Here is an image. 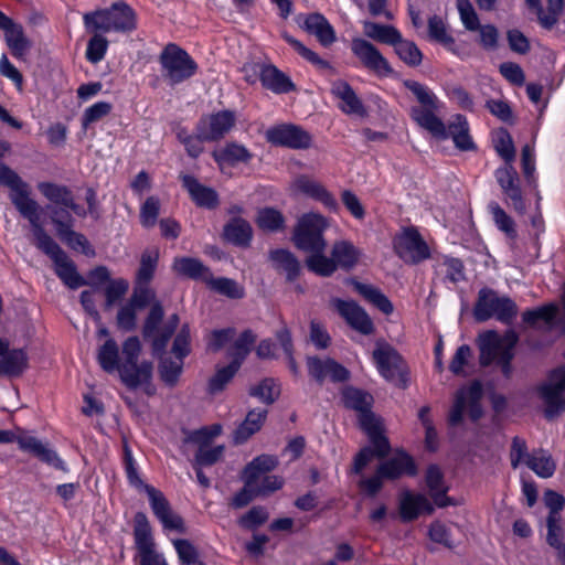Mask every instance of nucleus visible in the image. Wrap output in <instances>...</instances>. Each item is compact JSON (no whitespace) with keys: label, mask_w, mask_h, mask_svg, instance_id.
Returning <instances> with one entry per match:
<instances>
[{"label":"nucleus","mask_w":565,"mask_h":565,"mask_svg":"<svg viewBox=\"0 0 565 565\" xmlns=\"http://www.w3.org/2000/svg\"><path fill=\"white\" fill-rule=\"evenodd\" d=\"M347 408L359 413L361 429L367 435L372 446L363 447L354 457L351 472L362 475L363 469L374 457L384 459L391 452L388 438L384 435L383 423L372 411L373 396L354 386H345L341 392Z\"/></svg>","instance_id":"nucleus-1"},{"label":"nucleus","mask_w":565,"mask_h":565,"mask_svg":"<svg viewBox=\"0 0 565 565\" xmlns=\"http://www.w3.org/2000/svg\"><path fill=\"white\" fill-rule=\"evenodd\" d=\"M86 31L127 33L136 30L135 10L126 2H114L109 8L97 9L83 15Z\"/></svg>","instance_id":"nucleus-2"},{"label":"nucleus","mask_w":565,"mask_h":565,"mask_svg":"<svg viewBox=\"0 0 565 565\" xmlns=\"http://www.w3.org/2000/svg\"><path fill=\"white\" fill-rule=\"evenodd\" d=\"M404 86L416 97L420 106L412 107L411 117L422 128L429 131L435 138L445 140L448 138L446 126L434 111L438 109L436 95L423 84L406 79Z\"/></svg>","instance_id":"nucleus-3"},{"label":"nucleus","mask_w":565,"mask_h":565,"mask_svg":"<svg viewBox=\"0 0 565 565\" xmlns=\"http://www.w3.org/2000/svg\"><path fill=\"white\" fill-rule=\"evenodd\" d=\"M519 338L511 331L505 335V343L499 338L495 331H487L479 337V363L481 366H489L495 362L505 379H511L513 366L511 364L514 352L513 349Z\"/></svg>","instance_id":"nucleus-4"},{"label":"nucleus","mask_w":565,"mask_h":565,"mask_svg":"<svg viewBox=\"0 0 565 565\" xmlns=\"http://www.w3.org/2000/svg\"><path fill=\"white\" fill-rule=\"evenodd\" d=\"M141 353V343L138 337H129L122 343V356L119 369L121 382L130 390H136L142 383H149L152 379L153 364L150 361L138 363Z\"/></svg>","instance_id":"nucleus-5"},{"label":"nucleus","mask_w":565,"mask_h":565,"mask_svg":"<svg viewBox=\"0 0 565 565\" xmlns=\"http://www.w3.org/2000/svg\"><path fill=\"white\" fill-rule=\"evenodd\" d=\"M518 315L516 303L509 297H500L490 288H482L473 308V317L479 322L495 318L502 323L510 324Z\"/></svg>","instance_id":"nucleus-6"},{"label":"nucleus","mask_w":565,"mask_h":565,"mask_svg":"<svg viewBox=\"0 0 565 565\" xmlns=\"http://www.w3.org/2000/svg\"><path fill=\"white\" fill-rule=\"evenodd\" d=\"M324 216L317 213L303 214L297 222L292 232L294 245L306 253L324 252L327 242L323 232L328 227Z\"/></svg>","instance_id":"nucleus-7"},{"label":"nucleus","mask_w":565,"mask_h":565,"mask_svg":"<svg viewBox=\"0 0 565 565\" xmlns=\"http://www.w3.org/2000/svg\"><path fill=\"white\" fill-rule=\"evenodd\" d=\"M162 76L170 85L191 78L198 71L196 62L190 54L174 43H169L159 56Z\"/></svg>","instance_id":"nucleus-8"},{"label":"nucleus","mask_w":565,"mask_h":565,"mask_svg":"<svg viewBox=\"0 0 565 565\" xmlns=\"http://www.w3.org/2000/svg\"><path fill=\"white\" fill-rule=\"evenodd\" d=\"M483 396V388L480 381L475 380L467 387L457 391L454 405L449 412L448 423L450 426H458L463 420V412L468 407V415L472 422H478L483 416L480 404Z\"/></svg>","instance_id":"nucleus-9"},{"label":"nucleus","mask_w":565,"mask_h":565,"mask_svg":"<svg viewBox=\"0 0 565 565\" xmlns=\"http://www.w3.org/2000/svg\"><path fill=\"white\" fill-rule=\"evenodd\" d=\"M380 374L387 381L405 388L407 386V369L401 354L388 343L379 341L372 353Z\"/></svg>","instance_id":"nucleus-10"},{"label":"nucleus","mask_w":565,"mask_h":565,"mask_svg":"<svg viewBox=\"0 0 565 565\" xmlns=\"http://www.w3.org/2000/svg\"><path fill=\"white\" fill-rule=\"evenodd\" d=\"M565 366H559L548 373L547 382L537 386V393L545 404L544 416L553 420L565 413Z\"/></svg>","instance_id":"nucleus-11"},{"label":"nucleus","mask_w":565,"mask_h":565,"mask_svg":"<svg viewBox=\"0 0 565 565\" xmlns=\"http://www.w3.org/2000/svg\"><path fill=\"white\" fill-rule=\"evenodd\" d=\"M14 441L21 450L32 454L40 461L63 472L68 471L64 460L57 452L40 439L32 436H17L12 430L0 429V444H11Z\"/></svg>","instance_id":"nucleus-12"},{"label":"nucleus","mask_w":565,"mask_h":565,"mask_svg":"<svg viewBox=\"0 0 565 565\" xmlns=\"http://www.w3.org/2000/svg\"><path fill=\"white\" fill-rule=\"evenodd\" d=\"M266 138L271 145L290 149H309L312 145V136L300 126L292 124H282L268 129Z\"/></svg>","instance_id":"nucleus-13"},{"label":"nucleus","mask_w":565,"mask_h":565,"mask_svg":"<svg viewBox=\"0 0 565 565\" xmlns=\"http://www.w3.org/2000/svg\"><path fill=\"white\" fill-rule=\"evenodd\" d=\"M351 50L364 67L374 72L379 76H388L393 74V68L388 61L371 42L361 38H354L351 42Z\"/></svg>","instance_id":"nucleus-14"},{"label":"nucleus","mask_w":565,"mask_h":565,"mask_svg":"<svg viewBox=\"0 0 565 565\" xmlns=\"http://www.w3.org/2000/svg\"><path fill=\"white\" fill-rule=\"evenodd\" d=\"M145 490L149 497L152 512L162 523L163 527L179 533H185L186 529L183 519L172 511L163 493L152 486H145Z\"/></svg>","instance_id":"nucleus-15"},{"label":"nucleus","mask_w":565,"mask_h":565,"mask_svg":"<svg viewBox=\"0 0 565 565\" xmlns=\"http://www.w3.org/2000/svg\"><path fill=\"white\" fill-rule=\"evenodd\" d=\"M397 255L406 263L417 264L430 257L429 247L415 228H407L395 244Z\"/></svg>","instance_id":"nucleus-16"},{"label":"nucleus","mask_w":565,"mask_h":565,"mask_svg":"<svg viewBox=\"0 0 565 565\" xmlns=\"http://www.w3.org/2000/svg\"><path fill=\"white\" fill-rule=\"evenodd\" d=\"M307 367L309 375L322 385L329 377L334 383H343L350 379V372L333 359L322 360L319 356H308Z\"/></svg>","instance_id":"nucleus-17"},{"label":"nucleus","mask_w":565,"mask_h":565,"mask_svg":"<svg viewBox=\"0 0 565 565\" xmlns=\"http://www.w3.org/2000/svg\"><path fill=\"white\" fill-rule=\"evenodd\" d=\"M236 116L232 110H221L209 117H203L198 122L201 128V137L207 141H217L235 126Z\"/></svg>","instance_id":"nucleus-18"},{"label":"nucleus","mask_w":565,"mask_h":565,"mask_svg":"<svg viewBox=\"0 0 565 565\" xmlns=\"http://www.w3.org/2000/svg\"><path fill=\"white\" fill-rule=\"evenodd\" d=\"M333 303L339 315L351 328L365 335L373 333L374 324L361 306L354 301H345L342 299H334Z\"/></svg>","instance_id":"nucleus-19"},{"label":"nucleus","mask_w":565,"mask_h":565,"mask_svg":"<svg viewBox=\"0 0 565 565\" xmlns=\"http://www.w3.org/2000/svg\"><path fill=\"white\" fill-rule=\"evenodd\" d=\"M434 511L433 503L424 494L406 490L399 497V518L405 523L416 520L422 513L431 515Z\"/></svg>","instance_id":"nucleus-20"},{"label":"nucleus","mask_w":565,"mask_h":565,"mask_svg":"<svg viewBox=\"0 0 565 565\" xmlns=\"http://www.w3.org/2000/svg\"><path fill=\"white\" fill-rule=\"evenodd\" d=\"M182 181V186L188 191L191 200L199 206L207 210H214L220 204L217 192L199 182V180L191 175L181 173L179 175Z\"/></svg>","instance_id":"nucleus-21"},{"label":"nucleus","mask_w":565,"mask_h":565,"mask_svg":"<svg viewBox=\"0 0 565 565\" xmlns=\"http://www.w3.org/2000/svg\"><path fill=\"white\" fill-rule=\"evenodd\" d=\"M495 178L503 193L511 200L512 205L520 214L525 213L526 206L519 185V177L513 164L504 166L495 171Z\"/></svg>","instance_id":"nucleus-22"},{"label":"nucleus","mask_w":565,"mask_h":565,"mask_svg":"<svg viewBox=\"0 0 565 565\" xmlns=\"http://www.w3.org/2000/svg\"><path fill=\"white\" fill-rule=\"evenodd\" d=\"M377 472L387 480L399 479L403 475L414 477L417 475V466L411 455L404 450L396 451L395 456L381 462Z\"/></svg>","instance_id":"nucleus-23"},{"label":"nucleus","mask_w":565,"mask_h":565,"mask_svg":"<svg viewBox=\"0 0 565 565\" xmlns=\"http://www.w3.org/2000/svg\"><path fill=\"white\" fill-rule=\"evenodd\" d=\"M331 93L333 96L342 100V105H340V109L348 115H358L360 117H366L367 111L362 103V100L358 97L351 85L342 79H338L332 83Z\"/></svg>","instance_id":"nucleus-24"},{"label":"nucleus","mask_w":565,"mask_h":565,"mask_svg":"<svg viewBox=\"0 0 565 565\" xmlns=\"http://www.w3.org/2000/svg\"><path fill=\"white\" fill-rule=\"evenodd\" d=\"M268 416L267 408L250 409L245 419L233 431V444L242 445L246 443L253 435L262 429Z\"/></svg>","instance_id":"nucleus-25"},{"label":"nucleus","mask_w":565,"mask_h":565,"mask_svg":"<svg viewBox=\"0 0 565 565\" xmlns=\"http://www.w3.org/2000/svg\"><path fill=\"white\" fill-rule=\"evenodd\" d=\"M273 267L279 274H284L287 282H294L301 274L299 259L288 249L277 248L269 252Z\"/></svg>","instance_id":"nucleus-26"},{"label":"nucleus","mask_w":565,"mask_h":565,"mask_svg":"<svg viewBox=\"0 0 565 565\" xmlns=\"http://www.w3.org/2000/svg\"><path fill=\"white\" fill-rule=\"evenodd\" d=\"M134 539L139 558L157 552L151 527L143 512H137L135 515Z\"/></svg>","instance_id":"nucleus-27"},{"label":"nucleus","mask_w":565,"mask_h":565,"mask_svg":"<svg viewBox=\"0 0 565 565\" xmlns=\"http://www.w3.org/2000/svg\"><path fill=\"white\" fill-rule=\"evenodd\" d=\"M259 79L265 88L276 94H286L296 90V86L291 79L271 64L262 66Z\"/></svg>","instance_id":"nucleus-28"},{"label":"nucleus","mask_w":565,"mask_h":565,"mask_svg":"<svg viewBox=\"0 0 565 565\" xmlns=\"http://www.w3.org/2000/svg\"><path fill=\"white\" fill-rule=\"evenodd\" d=\"M295 186L300 192L321 202L329 210H338L339 205L335 198L321 183L311 180L306 175H300L296 179Z\"/></svg>","instance_id":"nucleus-29"},{"label":"nucleus","mask_w":565,"mask_h":565,"mask_svg":"<svg viewBox=\"0 0 565 565\" xmlns=\"http://www.w3.org/2000/svg\"><path fill=\"white\" fill-rule=\"evenodd\" d=\"M303 29L313 34L321 45L330 46L337 40L335 32L333 26L329 23V21L318 12L310 13L307 15Z\"/></svg>","instance_id":"nucleus-30"},{"label":"nucleus","mask_w":565,"mask_h":565,"mask_svg":"<svg viewBox=\"0 0 565 565\" xmlns=\"http://www.w3.org/2000/svg\"><path fill=\"white\" fill-rule=\"evenodd\" d=\"M172 270L180 276L200 280L206 284L212 274L211 269L200 259L193 257H177L172 264Z\"/></svg>","instance_id":"nucleus-31"},{"label":"nucleus","mask_w":565,"mask_h":565,"mask_svg":"<svg viewBox=\"0 0 565 565\" xmlns=\"http://www.w3.org/2000/svg\"><path fill=\"white\" fill-rule=\"evenodd\" d=\"M252 237L253 228L250 224L242 217H233L224 226L223 238L235 246H248Z\"/></svg>","instance_id":"nucleus-32"},{"label":"nucleus","mask_w":565,"mask_h":565,"mask_svg":"<svg viewBox=\"0 0 565 565\" xmlns=\"http://www.w3.org/2000/svg\"><path fill=\"white\" fill-rule=\"evenodd\" d=\"M29 366V358L23 349L7 351L0 359V375L19 377Z\"/></svg>","instance_id":"nucleus-33"},{"label":"nucleus","mask_w":565,"mask_h":565,"mask_svg":"<svg viewBox=\"0 0 565 565\" xmlns=\"http://www.w3.org/2000/svg\"><path fill=\"white\" fill-rule=\"evenodd\" d=\"M351 285L359 295L384 315L388 316L394 311L393 303L380 288L373 285L360 282L355 279H352Z\"/></svg>","instance_id":"nucleus-34"},{"label":"nucleus","mask_w":565,"mask_h":565,"mask_svg":"<svg viewBox=\"0 0 565 565\" xmlns=\"http://www.w3.org/2000/svg\"><path fill=\"white\" fill-rule=\"evenodd\" d=\"M10 199L21 215L28 218L30 223L40 217L39 205L29 198V185L24 181L21 182V186L11 190Z\"/></svg>","instance_id":"nucleus-35"},{"label":"nucleus","mask_w":565,"mask_h":565,"mask_svg":"<svg viewBox=\"0 0 565 565\" xmlns=\"http://www.w3.org/2000/svg\"><path fill=\"white\" fill-rule=\"evenodd\" d=\"M331 256L337 264V268L340 267L349 271L358 264L361 252L351 242L339 241L333 244Z\"/></svg>","instance_id":"nucleus-36"},{"label":"nucleus","mask_w":565,"mask_h":565,"mask_svg":"<svg viewBox=\"0 0 565 565\" xmlns=\"http://www.w3.org/2000/svg\"><path fill=\"white\" fill-rule=\"evenodd\" d=\"M54 265L55 274L68 288L77 289L88 285V281L79 275L74 262L66 254L55 260Z\"/></svg>","instance_id":"nucleus-37"},{"label":"nucleus","mask_w":565,"mask_h":565,"mask_svg":"<svg viewBox=\"0 0 565 565\" xmlns=\"http://www.w3.org/2000/svg\"><path fill=\"white\" fill-rule=\"evenodd\" d=\"M30 224L36 241V247L46 254L53 262L62 258V256L66 254L60 247V245L45 232L40 222V217L32 221Z\"/></svg>","instance_id":"nucleus-38"},{"label":"nucleus","mask_w":565,"mask_h":565,"mask_svg":"<svg viewBox=\"0 0 565 565\" xmlns=\"http://www.w3.org/2000/svg\"><path fill=\"white\" fill-rule=\"evenodd\" d=\"M30 224L36 241V247L46 254L53 262L62 258V256L66 254L60 247V245L45 232L40 222V217L32 221Z\"/></svg>","instance_id":"nucleus-39"},{"label":"nucleus","mask_w":565,"mask_h":565,"mask_svg":"<svg viewBox=\"0 0 565 565\" xmlns=\"http://www.w3.org/2000/svg\"><path fill=\"white\" fill-rule=\"evenodd\" d=\"M448 137H451L456 147L462 151L473 150V143L469 135V126L465 116L456 115L454 120L446 128Z\"/></svg>","instance_id":"nucleus-40"},{"label":"nucleus","mask_w":565,"mask_h":565,"mask_svg":"<svg viewBox=\"0 0 565 565\" xmlns=\"http://www.w3.org/2000/svg\"><path fill=\"white\" fill-rule=\"evenodd\" d=\"M4 38L11 54L18 58L23 57L32 46L31 41L24 34L23 26L14 21L4 30Z\"/></svg>","instance_id":"nucleus-41"},{"label":"nucleus","mask_w":565,"mask_h":565,"mask_svg":"<svg viewBox=\"0 0 565 565\" xmlns=\"http://www.w3.org/2000/svg\"><path fill=\"white\" fill-rule=\"evenodd\" d=\"M213 158L218 163L235 166L239 162L246 163L252 159V153L242 145L230 142L225 147L214 150Z\"/></svg>","instance_id":"nucleus-42"},{"label":"nucleus","mask_w":565,"mask_h":565,"mask_svg":"<svg viewBox=\"0 0 565 565\" xmlns=\"http://www.w3.org/2000/svg\"><path fill=\"white\" fill-rule=\"evenodd\" d=\"M363 29L367 38L380 43L394 45L401 39V32L393 25L364 21Z\"/></svg>","instance_id":"nucleus-43"},{"label":"nucleus","mask_w":565,"mask_h":565,"mask_svg":"<svg viewBox=\"0 0 565 565\" xmlns=\"http://www.w3.org/2000/svg\"><path fill=\"white\" fill-rule=\"evenodd\" d=\"M277 465L274 456L262 455L254 458L244 469V482L247 486L255 484L262 473L271 471Z\"/></svg>","instance_id":"nucleus-44"},{"label":"nucleus","mask_w":565,"mask_h":565,"mask_svg":"<svg viewBox=\"0 0 565 565\" xmlns=\"http://www.w3.org/2000/svg\"><path fill=\"white\" fill-rule=\"evenodd\" d=\"M525 465L541 478H550L554 475L556 465L551 455L540 448L527 456Z\"/></svg>","instance_id":"nucleus-45"},{"label":"nucleus","mask_w":565,"mask_h":565,"mask_svg":"<svg viewBox=\"0 0 565 565\" xmlns=\"http://www.w3.org/2000/svg\"><path fill=\"white\" fill-rule=\"evenodd\" d=\"M97 361L106 373L119 372L121 363L119 362V348L114 339H108L99 347Z\"/></svg>","instance_id":"nucleus-46"},{"label":"nucleus","mask_w":565,"mask_h":565,"mask_svg":"<svg viewBox=\"0 0 565 565\" xmlns=\"http://www.w3.org/2000/svg\"><path fill=\"white\" fill-rule=\"evenodd\" d=\"M207 287L217 292L218 295L225 296L230 299H242L245 296V289L236 280L227 277L214 278L211 274L210 279L206 281Z\"/></svg>","instance_id":"nucleus-47"},{"label":"nucleus","mask_w":565,"mask_h":565,"mask_svg":"<svg viewBox=\"0 0 565 565\" xmlns=\"http://www.w3.org/2000/svg\"><path fill=\"white\" fill-rule=\"evenodd\" d=\"M158 365V373L161 381L169 387H173L179 382V377L183 370V360L161 355Z\"/></svg>","instance_id":"nucleus-48"},{"label":"nucleus","mask_w":565,"mask_h":565,"mask_svg":"<svg viewBox=\"0 0 565 565\" xmlns=\"http://www.w3.org/2000/svg\"><path fill=\"white\" fill-rule=\"evenodd\" d=\"M558 313V307L555 303L544 305L542 307L526 310L522 315L523 322L536 327L540 321L544 322L548 328L555 322Z\"/></svg>","instance_id":"nucleus-49"},{"label":"nucleus","mask_w":565,"mask_h":565,"mask_svg":"<svg viewBox=\"0 0 565 565\" xmlns=\"http://www.w3.org/2000/svg\"><path fill=\"white\" fill-rule=\"evenodd\" d=\"M248 394L266 405H271L280 396V385L273 377H266L258 384L250 386Z\"/></svg>","instance_id":"nucleus-50"},{"label":"nucleus","mask_w":565,"mask_h":565,"mask_svg":"<svg viewBox=\"0 0 565 565\" xmlns=\"http://www.w3.org/2000/svg\"><path fill=\"white\" fill-rule=\"evenodd\" d=\"M255 222L260 230L274 233L285 228L286 220L275 207H263L258 210Z\"/></svg>","instance_id":"nucleus-51"},{"label":"nucleus","mask_w":565,"mask_h":565,"mask_svg":"<svg viewBox=\"0 0 565 565\" xmlns=\"http://www.w3.org/2000/svg\"><path fill=\"white\" fill-rule=\"evenodd\" d=\"M255 341L256 335L252 330L247 329L243 331L227 351V355L233 359L232 363L241 367L243 361L250 352V348Z\"/></svg>","instance_id":"nucleus-52"},{"label":"nucleus","mask_w":565,"mask_h":565,"mask_svg":"<svg viewBox=\"0 0 565 565\" xmlns=\"http://www.w3.org/2000/svg\"><path fill=\"white\" fill-rule=\"evenodd\" d=\"M306 258L307 268L321 277H330L337 270V264L333 257L324 255V252H310Z\"/></svg>","instance_id":"nucleus-53"},{"label":"nucleus","mask_w":565,"mask_h":565,"mask_svg":"<svg viewBox=\"0 0 565 565\" xmlns=\"http://www.w3.org/2000/svg\"><path fill=\"white\" fill-rule=\"evenodd\" d=\"M87 33L92 34V36L87 42L85 57L89 63L97 64L104 60L109 42L104 36L105 32L103 31H87Z\"/></svg>","instance_id":"nucleus-54"},{"label":"nucleus","mask_w":565,"mask_h":565,"mask_svg":"<svg viewBox=\"0 0 565 565\" xmlns=\"http://www.w3.org/2000/svg\"><path fill=\"white\" fill-rule=\"evenodd\" d=\"M40 192L54 205H66L72 204L73 194L72 191L65 186L55 184L52 182H42L38 185Z\"/></svg>","instance_id":"nucleus-55"},{"label":"nucleus","mask_w":565,"mask_h":565,"mask_svg":"<svg viewBox=\"0 0 565 565\" xmlns=\"http://www.w3.org/2000/svg\"><path fill=\"white\" fill-rule=\"evenodd\" d=\"M159 260L157 248L146 249L140 257L139 268L136 274V282L149 284L153 276Z\"/></svg>","instance_id":"nucleus-56"},{"label":"nucleus","mask_w":565,"mask_h":565,"mask_svg":"<svg viewBox=\"0 0 565 565\" xmlns=\"http://www.w3.org/2000/svg\"><path fill=\"white\" fill-rule=\"evenodd\" d=\"M399 58L409 66H418L422 63L423 54L418 46L402 36L396 44L393 45Z\"/></svg>","instance_id":"nucleus-57"},{"label":"nucleus","mask_w":565,"mask_h":565,"mask_svg":"<svg viewBox=\"0 0 565 565\" xmlns=\"http://www.w3.org/2000/svg\"><path fill=\"white\" fill-rule=\"evenodd\" d=\"M164 317V310L160 301H154L145 319L142 326V337L145 340L152 338L160 329V324Z\"/></svg>","instance_id":"nucleus-58"},{"label":"nucleus","mask_w":565,"mask_h":565,"mask_svg":"<svg viewBox=\"0 0 565 565\" xmlns=\"http://www.w3.org/2000/svg\"><path fill=\"white\" fill-rule=\"evenodd\" d=\"M494 149L498 154L505 161V166L512 164L515 159V148L509 131L501 128L494 140Z\"/></svg>","instance_id":"nucleus-59"},{"label":"nucleus","mask_w":565,"mask_h":565,"mask_svg":"<svg viewBox=\"0 0 565 565\" xmlns=\"http://www.w3.org/2000/svg\"><path fill=\"white\" fill-rule=\"evenodd\" d=\"M129 282L124 278H118L114 280H109L106 286L105 294V310H110L111 307L119 301L128 291Z\"/></svg>","instance_id":"nucleus-60"},{"label":"nucleus","mask_w":565,"mask_h":565,"mask_svg":"<svg viewBox=\"0 0 565 565\" xmlns=\"http://www.w3.org/2000/svg\"><path fill=\"white\" fill-rule=\"evenodd\" d=\"M149 284L136 282L132 295L128 302L136 307L138 310L145 309L147 306H152L156 300V292L151 289Z\"/></svg>","instance_id":"nucleus-61"},{"label":"nucleus","mask_w":565,"mask_h":565,"mask_svg":"<svg viewBox=\"0 0 565 565\" xmlns=\"http://www.w3.org/2000/svg\"><path fill=\"white\" fill-rule=\"evenodd\" d=\"M238 370L239 367L236 366V364H233L232 362L228 365L218 369L209 381V392L211 394L222 392L226 384L234 377Z\"/></svg>","instance_id":"nucleus-62"},{"label":"nucleus","mask_w":565,"mask_h":565,"mask_svg":"<svg viewBox=\"0 0 565 565\" xmlns=\"http://www.w3.org/2000/svg\"><path fill=\"white\" fill-rule=\"evenodd\" d=\"M282 39L290 44L303 58H306L308 62L312 63L313 65L320 67V68H328L330 67V64L322 60L317 53L305 46L300 41L295 39L294 36L289 35L288 33L284 32L281 34Z\"/></svg>","instance_id":"nucleus-63"},{"label":"nucleus","mask_w":565,"mask_h":565,"mask_svg":"<svg viewBox=\"0 0 565 565\" xmlns=\"http://www.w3.org/2000/svg\"><path fill=\"white\" fill-rule=\"evenodd\" d=\"M160 211V200L156 196H149L140 209V222L149 228L156 225Z\"/></svg>","instance_id":"nucleus-64"}]
</instances>
